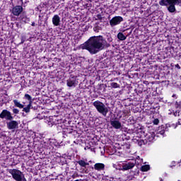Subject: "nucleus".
<instances>
[{
    "mask_svg": "<svg viewBox=\"0 0 181 181\" xmlns=\"http://www.w3.org/2000/svg\"><path fill=\"white\" fill-rule=\"evenodd\" d=\"M0 118H1V119H4V118H5V119H6L7 121H12V119H13V117L12 116L11 112L6 110H2L0 114Z\"/></svg>",
    "mask_w": 181,
    "mask_h": 181,
    "instance_id": "6e6552de",
    "label": "nucleus"
},
{
    "mask_svg": "<svg viewBox=\"0 0 181 181\" xmlns=\"http://www.w3.org/2000/svg\"><path fill=\"white\" fill-rule=\"evenodd\" d=\"M40 12H42V10H40Z\"/></svg>",
    "mask_w": 181,
    "mask_h": 181,
    "instance_id": "49530a36",
    "label": "nucleus"
},
{
    "mask_svg": "<svg viewBox=\"0 0 181 181\" xmlns=\"http://www.w3.org/2000/svg\"><path fill=\"white\" fill-rule=\"evenodd\" d=\"M173 111V115L175 117H179L180 115V109H175V110Z\"/></svg>",
    "mask_w": 181,
    "mask_h": 181,
    "instance_id": "393cba45",
    "label": "nucleus"
},
{
    "mask_svg": "<svg viewBox=\"0 0 181 181\" xmlns=\"http://www.w3.org/2000/svg\"><path fill=\"white\" fill-rule=\"evenodd\" d=\"M93 168L95 169V170L98 171L104 170V169H105V165L104 163H97L94 165Z\"/></svg>",
    "mask_w": 181,
    "mask_h": 181,
    "instance_id": "2eb2a0df",
    "label": "nucleus"
},
{
    "mask_svg": "<svg viewBox=\"0 0 181 181\" xmlns=\"http://www.w3.org/2000/svg\"><path fill=\"white\" fill-rule=\"evenodd\" d=\"M121 22H124V18L119 16H117L113 17L110 21V25L112 28H114V26H117V25H119Z\"/></svg>",
    "mask_w": 181,
    "mask_h": 181,
    "instance_id": "39448f33",
    "label": "nucleus"
},
{
    "mask_svg": "<svg viewBox=\"0 0 181 181\" xmlns=\"http://www.w3.org/2000/svg\"><path fill=\"white\" fill-rule=\"evenodd\" d=\"M100 29H101V27H100L98 25H97L95 27H93V30L96 33H98V32H100Z\"/></svg>",
    "mask_w": 181,
    "mask_h": 181,
    "instance_id": "bb28decb",
    "label": "nucleus"
},
{
    "mask_svg": "<svg viewBox=\"0 0 181 181\" xmlns=\"http://www.w3.org/2000/svg\"><path fill=\"white\" fill-rule=\"evenodd\" d=\"M168 4H173V0H161L159 1L160 6H166Z\"/></svg>",
    "mask_w": 181,
    "mask_h": 181,
    "instance_id": "6ab92c4d",
    "label": "nucleus"
},
{
    "mask_svg": "<svg viewBox=\"0 0 181 181\" xmlns=\"http://www.w3.org/2000/svg\"><path fill=\"white\" fill-rule=\"evenodd\" d=\"M52 23L54 26H59L60 25V16L56 14L52 17Z\"/></svg>",
    "mask_w": 181,
    "mask_h": 181,
    "instance_id": "4468645a",
    "label": "nucleus"
},
{
    "mask_svg": "<svg viewBox=\"0 0 181 181\" xmlns=\"http://www.w3.org/2000/svg\"><path fill=\"white\" fill-rule=\"evenodd\" d=\"M107 41L103 35L92 36L86 42L80 45L82 50H88L90 54H97L105 47Z\"/></svg>",
    "mask_w": 181,
    "mask_h": 181,
    "instance_id": "f257e3e1",
    "label": "nucleus"
},
{
    "mask_svg": "<svg viewBox=\"0 0 181 181\" xmlns=\"http://www.w3.org/2000/svg\"><path fill=\"white\" fill-rule=\"evenodd\" d=\"M18 125H19L18 122H16L15 120H12L11 122H9L8 123H7V128L8 129H16V128H18Z\"/></svg>",
    "mask_w": 181,
    "mask_h": 181,
    "instance_id": "f8f14e48",
    "label": "nucleus"
},
{
    "mask_svg": "<svg viewBox=\"0 0 181 181\" xmlns=\"http://www.w3.org/2000/svg\"><path fill=\"white\" fill-rule=\"evenodd\" d=\"M49 125L53 126V125H57V124H59V120H57V117H54L49 119Z\"/></svg>",
    "mask_w": 181,
    "mask_h": 181,
    "instance_id": "aec40b11",
    "label": "nucleus"
},
{
    "mask_svg": "<svg viewBox=\"0 0 181 181\" xmlns=\"http://www.w3.org/2000/svg\"><path fill=\"white\" fill-rule=\"evenodd\" d=\"M9 173L12 175L15 180L22 181V172L16 169H13V170H9Z\"/></svg>",
    "mask_w": 181,
    "mask_h": 181,
    "instance_id": "0eeeda50",
    "label": "nucleus"
},
{
    "mask_svg": "<svg viewBox=\"0 0 181 181\" xmlns=\"http://www.w3.org/2000/svg\"><path fill=\"white\" fill-rule=\"evenodd\" d=\"M177 4V3H173V2L171 4H168V5H170V6L168 7V11L169 12H170L171 13H173V12H175L176 7L175 6Z\"/></svg>",
    "mask_w": 181,
    "mask_h": 181,
    "instance_id": "f3484780",
    "label": "nucleus"
},
{
    "mask_svg": "<svg viewBox=\"0 0 181 181\" xmlns=\"http://www.w3.org/2000/svg\"><path fill=\"white\" fill-rule=\"evenodd\" d=\"M172 166H171V168H173V166H175V165H176V162H175V161H173L172 162Z\"/></svg>",
    "mask_w": 181,
    "mask_h": 181,
    "instance_id": "e433bc0d",
    "label": "nucleus"
},
{
    "mask_svg": "<svg viewBox=\"0 0 181 181\" xmlns=\"http://www.w3.org/2000/svg\"><path fill=\"white\" fill-rule=\"evenodd\" d=\"M46 5H47V3H46V2L41 3L40 4L39 7H37V9H39V8H40L42 9V8H45V6H46Z\"/></svg>",
    "mask_w": 181,
    "mask_h": 181,
    "instance_id": "c85d7f7f",
    "label": "nucleus"
},
{
    "mask_svg": "<svg viewBox=\"0 0 181 181\" xmlns=\"http://www.w3.org/2000/svg\"><path fill=\"white\" fill-rule=\"evenodd\" d=\"M96 18H97L96 21H102L103 20V16H101V14H98Z\"/></svg>",
    "mask_w": 181,
    "mask_h": 181,
    "instance_id": "7c9ffc66",
    "label": "nucleus"
},
{
    "mask_svg": "<svg viewBox=\"0 0 181 181\" xmlns=\"http://www.w3.org/2000/svg\"><path fill=\"white\" fill-rule=\"evenodd\" d=\"M85 173H88L87 170H85Z\"/></svg>",
    "mask_w": 181,
    "mask_h": 181,
    "instance_id": "37998d69",
    "label": "nucleus"
},
{
    "mask_svg": "<svg viewBox=\"0 0 181 181\" xmlns=\"http://www.w3.org/2000/svg\"><path fill=\"white\" fill-rule=\"evenodd\" d=\"M175 69H177L178 70H180V65L179 64H177L175 65Z\"/></svg>",
    "mask_w": 181,
    "mask_h": 181,
    "instance_id": "f704fd0d",
    "label": "nucleus"
},
{
    "mask_svg": "<svg viewBox=\"0 0 181 181\" xmlns=\"http://www.w3.org/2000/svg\"><path fill=\"white\" fill-rule=\"evenodd\" d=\"M27 165L28 166H33V165H35V161L32 159H29L28 161H27Z\"/></svg>",
    "mask_w": 181,
    "mask_h": 181,
    "instance_id": "a878e982",
    "label": "nucleus"
},
{
    "mask_svg": "<svg viewBox=\"0 0 181 181\" xmlns=\"http://www.w3.org/2000/svg\"><path fill=\"white\" fill-rule=\"evenodd\" d=\"M140 170H141V172H148V170H151V165H142L140 168Z\"/></svg>",
    "mask_w": 181,
    "mask_h": 181,
    "instance_id": "412c9836",
    "label": "nucleus"
},
{
    "mask_svg": "<svg viewBox=\"0 0 181 181\" xmlns=\"http://www.w3.org/2000/svg\"><path fill=\"white\" fill-rule=\"evenodd\" d=\"M24 100H25V102L23 103L24 106H25V107H23L24 112L28 114V112H30V110H33L34 111L37 110V105L33 104V100L30 95L25 93Z\"/></svg>",
    "mask_w": 181,
    "mask_h": 181,
    "instance_id": "f03ea898",
    "label": "nucleus"
},
{
    "mask_svg": "<svg viewBox=\"0 0 181 181\" xmlns=\"http://www.w3.org/2000/svg\"><path fill=\"white\" fill-rule=\"evenodd\" d=\"M107 47H110V44H108V45H107Z\"/></svg>",
    "mask_w": 181,
    "mask_h": 181,
    "instance_id": "79ce46f5",
    "label": "nucleus"
},
{
    "mask_svg": "<svg viewBox=\"0 0 181 181\" xmlns=\"http://www.w3.org/2000/svg\"><path fill=\"white\" fill-rule=\"evenodd\" d=\"M169 127H170V128L172 127V128H174V129H175L177 127V124H173L171 126L169 125Z\"/></svg>",
    "mask_w": 181,
    "mask_h": 181,
    "instance_id": "72a5a7b5",
    "label": "nucleus"
},
{
    "mask_svg": "<svg viewBox=\"0 0 181 181\" xmlns=\"http://www.w3.org/2000/svg\"><path fill=\"white\" fill-rule=\"evenodd\" d=\"M117 39H119V40H127V36H125L124 35V33H119L117 34Z\"/></svg>",
    "mask_w": 181,
    "mask_h": 181,
    "instance_id": "4be33fe9",
    "label": "nucleus"
},
{
    "mask_svg": "<svg viewBox=\"0 0 181 181\" xmlns=\"http://www.w3.org/2000/svg\"><path fill=\"white\" fill-rule=\"evenodd\" d=\"M31 25H33V26H35V22H33V23H32V24H31Z\"/></svg>",
    "mask_w": 181,
    "mask_h": 181,
    "instance_id": "58836bf2",
    "label": "nucleus"
},
{
    "mask_svg": "<svg viewBox=\"0 0 181 181\" xmlns=\"http://www.w3.org/2000/svg\"><path fill=\"white\" fill-rule=\"evenodd\" d=\"M44 145L46 146V148L49 149V151H53L54 146L55 148H60V144L54 139H50L47 143L45 142Z\"/></svg>",
    "mask_w": 181,
    "mask_h": 181,
    "instance_id": "20e7f679",
    "label": "nucleus"
},
{
    "mask_svg": "<svg viewBox=\"0 0 181 181\" xmlns=\"http://www.w3.org/2000/svg\"><path fill=\"white\" fill-rule=\"evenodd\" d=\"M153 124L154 125H158L159 124V119H158V118L154 119L153 121Z\"/></svg>",
    "mask_w": 181,
    "mask_h": 181,
    "instance_id": "c756f323",
    "label": "nucleus"
},
{
    "mask_svg": "<svg viewBox=\"0 0 181 181\" xmlns=\"http://www.w3.org/2000/svg\"><path fill=\"white\" fill-rule=\"evenodd\" d=\"M89 1V2H92L93 1V0H88Z\"/></svg>",
    "mask_w": 181,
    "mask_h": 181,
    "instance_id": "c03bdc74",
    "label": "nucleus"
},
{
    "mask_svg": "<svg viewBox=\"0 0 181 181\" xmlns=\"http://www.w3.org/2000/svg\"><path fill=\"white\" fill-rule=\"evenodd\" d=\"M33 80H30V86H33Z\"/></svg>",
    "mask_w": 181,
    "mask_h": 181,
    "instance_id": "c9c22d12",
    "label": "nucleus"
},
{
    "mask_svg": "<svg viewBox=\"0 0 181 181\" xmlns=\"http://www.w3.org/2000/svg\"><path fill=\"white\" fill-rule=\"evenodd\" d=\"M77 163L79 165V166H81V168H87V166H88V165H90V163L86 162V160H79L78 161H76Z\"/></svg>",
    "mask_w": 181,
    "mask_h": 181,
    "instance_id": "a211bd4d",
    "label": "nucleus"
},
{
    "mask_svg": "<svg viewBox=\"0 0 181 181\" xmlns=\"http://www.w3.org/2000/svg\"><path fill=\"white\" fill-rule=\"evenodd\" d=\"M23 181H26V178L23 177Z\"/></svg>",
    "mask_w": 181,
    "mask_h": 181,
    "instance_id": "a19ab883",
    "label": "nucleus"
},
{
    "mask_svg": "<svg viewBox=\"0 0 181 181\" xmlns=\"http://www.w3.org/2000/svg\"><path fill=\"white\" fill-rule=\"evenodd\" d=\"M21 43H23V40H21Z\"/></svg>",
    "mask_w": 181,
    "mask_h": 181,
    "instance_id": "a18cd8bd",
    "label": "nucleus"
},
{
    "mask_svg": "<svg viewBox=\"0 0 181 181\" xmlns=\"http://www.w3.org/2000/svg\"><path fill=\"white\" fill-rule=\"evenodd\" d=\"M66 86L67 87H76L77 86V76L71 74L69 78L66 80Z\"/></svg>",
    "mask_w": 181,
    "mask_h": 181,
    "instance_id": "423d86ee",
    "label": "nucleus"
},
{
    "mask_svg": "<svg viewBox=\"0 0 181 181\" xmlns=\"http://www.w3.org/2000/svg\"><path fill=\"white\" fill-rule=\"evenodd\" d=\"M110 86L112 88H119L121 86L118 84L117 82H112L110 83Z\"/></svg>",
    "mask_w": 181,
    "mask_h": 181,
    "instance_id": "b1692460",
    "label": "nucleus"
},
{
    "mask_svg": "<svg viewBox=\"0 0 181 181\" xmlns=\"http://www.w3.org/2000/svg\"><path fill=\"white\" fill-rule=\"evenodd\" d=\"M110 125L115 128V129H121V127H122L119 120H111Z\"/></svg>",
    "mask_w": 181,
    "mask_h": 181,
    "instance_id": "ddd939ff",
    "label": "nucleus"
},
{
    "mask_svg": "<svg viewBox=\"0 0 181 181\" xmlns=\"http://www.w3.org/2000/svg\"><path fill=\"white\" fill-rule=\"evenodd\" d=\"M93 107L97 110L99 114H101L104 117H107V115L108 114V107L105 106L103 102L100 100H95L93 103Z\"/></svg>",
    "mask_w": 181,
    "mask_h": 181,
    "instance_id": "7ed1b4c3",
    "label": "nucleus"
},
{
    "mask_svg": "<svg viewBox=\"0 0 181 181\" xmlns=\"http://www.w3.org/2000/svg\"><path fill=\"white\" fill-rule=\"evenodd\" d=\"M173 2L179 5V4H181V0H173Z\"/></svg>",
    "mask_w": 181,
    "mask_h": 181,
    "instance_id": "2f4dec72",
    "label": "nucleus"
},
{
    "mask_svg": "<svg viewBox=\"0 0 181 181\" xmlns=\"http://www.w3.org/2000/svg\"><path fill=\"white\" fill-rule=\"evenodd\" d=\"M136 164V161L127 163L122 165V169L123 170H129V169L134 168Z\"/></svg>",
    "mask_w": 181,
    "mask_h": 181,
    "instance_id": "9b49d317",
    "label": "nucleus"
},
{
    "mask_svg": "<svg viewBox=\"0 0 181 181\" xmlns=\"http://www.w3.org/2000/svg\"><path fill=\"white\" fill-rule=\"evenodd\" d=\"M23 11V8H22V6H16L14 8H13L12 13L15 16H19V15H21V13H22Z\"/></svg>",
    "mask_w": 181,
    "mask_h": 181,
    "instance_id": "9d476101",
    "label": "nucleus"
},
{
    "mask_svg": "<svg viewBox=\"0 0 181 181\" xmlns=\"http://www.w3.org/2000/svg\"><path fill=\"white\" fill-rule=\"evenodd\" d=\"M178 125H181V119H178V122L177 123Z\"/></svg>",
    "mask_w": 181,
    "mask_h": 181,
    "instance_id": "4c0bfd02",
    "label": "nucleus"
},
{
    "mask_svg": "<svg viewBox=\"0 0 181 181\" xmlns=\"http://www.w3.org/2000/svg\"><path fill=\"white\" fill-rule=\"evenodd\" d=\"M153 139H155V136L151 134L150 136H148L147 140H139L138 145L139 146H142V145H146V144H148V142H152Z\"/></svg>",
    "mask_w": 181,
    "mask_h": 181,
    "instance_id": "1a4fd4ad",
    "label": "nucleus"
},
{
    "mask_svg": "<svg viewBox=\"0 0 181 181\" xmlns=\"http://www.w3.org/2000/svg\"><path fill=\"white\" fill-rule=\"evenodd\" d=\"M25 153H29V152H28V151H26V150H25Z\"/></svg>",
    "mask_w": 181,
    "mask_h": 181,
    "instance_id": "ea45409f",
    "label": "nucleus"
},
{
    "mask_svg": "<svg viewBox=\"0 0 181 181\" xmlns=\"http://www.w3.org/2000/svg\"><path fill=\"white\" fill-rule=\"evenodd\" d=\"M13 114H19V110L18 109H13Z\"/></svg>",
    "mask_w": 181,
    "mask_h": 181,
    "instance_id": "473e14b6",
    "label": "nucleus"
},
{
    "mask_svg": "<svg viewBox=\"0 0 181 181\" xmlns=\"http://www.w3.org/2000/svg\"><path fill=\"white\" fill-rule=\"evenodd\" d=\"M175 110H180L181 105L178 102H176L175 104Z\"/></svg>",
    "mask_w": 181,
    "mask_h": 181,
    "instance_id": "cd10ccee",
    "label": "nucleus"
},
{
    "mask_svg": "<svg viewBox=\"0 0 181 181\" xmlns=\"http://www.w3.org/2000/svg\"><path fill=\"white\" fill-rule=\"evenodd\" d=\"M13 103L16 107H18V108H23V105L21 104L18 100H14Z\"/></svg>",
    "mask_w": 181,
    "mask_h": 181,
    "instance_id": "5701e85b",
    "label": "nucleus"
},
{
    "mask_svg": "<svg viewBox=\"0 0 181 181\" xmlns=\"http://www.w3.org/2000/svg\"><path fill=\"white\" fill-rule=\"evenodd\" d=\"M165 131H169V129H168V124L166 125L162 124L161 126L158 127V132L160 135H163Z\"/></svg>",
    "mask_w": 181,
    "mask_h": 181,
    "instance_id": "dca6fc26",
    "label": "nucleus"
}]
</instances>
